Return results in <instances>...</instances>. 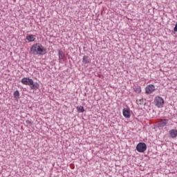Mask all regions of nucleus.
<instances>
[{
  "label": "nucleus",
  "instance_id": "obj_10",
  "mask_svg": "<svg viewBox=\"0 0 177 177\" xmlns=\"http://www.w3.org/2000/svg\"><path fill=\"white\" fill-rule=\"evenodd\" d=\"M82 62L84 63V64H88L91 62V59L89 58V57L84 55L83 57Z\"/></svg>",
  "mask_w": 177,
  "mask_h": 177
},
{
  "label": "nucleus",
  "instance_id": "obj_6",
  "mask_svg": "<svg viewBox=\"0 0 177 177\" xmlns=\"http://www.w3.org/2000/svg\"><path fill=\"white\" fill-rule=\"evenodd\" d=\"M156 91V86L153 84H149L148 86L145 88V93L147 95H150V93H153V91Z\"/></svg>",
  "mask_w": 177,
  "mask_h": 177
},
{
  "label": "nucleus",
  "instance_id": "obj_17",
  "mask_svg": "<svg viewBox=\"0 0 177 177\" xmlns=\"http://www.w3.org/2000/svg\"><path fill=\"white\" fill-rule=\"evenodd\" d=\"M26 124H31V121H30V120H26Z\"/></svg>",
  "mask_w": 177,
  "mask_h": 177
},
{
  "label": "nucleus",
  "instance_id": "obj_1",
  "mask_svg": "<svg viewBox=\"0 0 177 177\" xmlns=\"http://www.w3.org/2000/svg\"><path fill=\"white\" fill-rule=\"evenodd\" d=\"M30 53L32 55H45L46 54V48L40 43H35L30 47Z\"/></svg>",
  "mask_w": 177,
  "mask_h": 177
},
{
  "label": "nucleus",
  "instance_id": "obj_8",
  "mask_svg": "<svg viewBox=\"0 0 177 177\" xmlns=\"http://www.w3.org/2000/svg\"><path fill=\"white\" fill-rule=\"evenodd\" d=\"M123 115L125 118H131V111L129 109L124 108L123 109Z\"/></svg>",
  "mask_w": 177,
  "mask_h": 177
},
{
  "label": "nucleus",
  "instance_id": "obj_16",
  "mask_svg": "<svg viewBox=\"0 0 177 177\" xmlns=\"http://www.w3.org/2000/svg\"><path fill=\"white\" fill-rule=\"evenodd\" d=\"M177 32V22L176 23L173 32H174V34H175V32Z\"/></svg>",
  "mask_w": 177,
  "mask_h": 177
},
{
  "label": "nucleus",
  "instance_id": "obj_11",
  "mask_svg": "<svg viewBox=\"0 0 177 177\" xmlns=\"http://www.w3.org/2000/svg\"><path fill=\"white\" fill-rule=\"evenodd\" d=\"M58 55H59V60H63V59H64L65 54H64V53H63V51L59 50Z\"/></svg>",
  "mask_w": 177,
  "mask_h": 177
},
{
  "label": "nucleus",
  "instance_id": "obj_7",
  "mask_svg": "<svg viewBox=\"0 0 177 177\" xmlns=\"http://www.w3.org/2000/svg\"><path fill=\"white\" fill-rule=\"evenodd\" d=\"M169 138L172 139H175L177 137V130L176 129H171L169 131Z\"/></svg>",
  "mask_w": 177,
  "mask_h": 177
},
{
  "label": "nucleus",
  "instance_id": "obj_9",
  "mask_svg": "<svg viewBox=\"0 0 177 177\" xmlns=\"http://www.w3.org/2000/svg\"><path fill=\"white\" fill-rule=\"evenodd\" d=\"M36 38H37V36L34 35H28L26 36V40L28 41V42H34Z\"/></svg>",
  "mask_w": 177,
  "mask_h": 177
},
{
  "label": "nucleus",
  "instance_id": "obj_2",
  "mask_svg": "<svg viewBox=\"0 0 177 177\" xmlns=\"http://www.w3.org/2000/svg\"><path fill=\"white\" fill-rule=\"evenodd\" d=\"M21 82L24 85L29 86L30 89H34L35 91H37V89L39 88V84H38V82H34V80L29 77L22 78Z\"/></svg>",
  "mask_w": 177,
  "mask_h": 177
},
{
  "label": "nucleus",
  "instance_id": "obj_4",
  "mask_svg": "<svg viewBox=\"0 0 177 177\" xmlns=\"http://www.w3.org/2000/svg\"><path fill=\"white\" fill-rule=\"evenodd\" d=\"M155 106L158 107V109H161V107H164V99L162 97L158 96L154 99Z\"/></svg>",
  "mask_w": 177,
  "mask_h": 177
},
{
  "label": "nucleus",
  "instance_id": "obj_13",
  "mask_svg": "<svg viewBox=\"0 0 177 177\" xmlns=\"http://www.w3.org/2000/svg\"><path fill=\"white\" fill-rule=\"evenodd\" d=\"M134 91L137 93H140V92H142V88L140 87V86H136L134 87Z\"/></svg>",
  "mask_w": 177,
  "mask_h": 177
},
{
  "label": "nucleus",
  "instance_id": "obj_3",
  "mask_svg": "<svg viewBox=\"0 0 177 177\" xmlns=\"http://www.w3.org/2000/svg\"><path fill=\"white\" fill-rule=\"evenodd\" d=\"M136 149L138 153H145L147 150V145L145 142H139Z\"/></svg>",
  "mask_w": 177,
  "mask_h": 177
},
{
  "label": "nucleus",
  "instance_id": "obj_14",
  "mask_svg": "<svg viewBox=\"0 0 177 177\" xmlns=\"http://www.w3.org/2000/svg\"><path fill=\"white\" fill-rule=\"evenodd\" d=\"M76 109H77V111H79V113H84V111H85V109H84V106H77Z\"/></svg>",
  "mask_w": 177,
  "mask_h": 177
},
{
  "label": "nucleus",
  "instance_id": "obj_12",
  "mask_svg": "<svg viewBox=\"0 0 177 177\" xmlns=\"http://www.w3.org/2000/svg\"><path fill=\"white\" fill-rule=\"evenodd\" d=\"M15 99H20V93L18 90L15 91L13 93Z\"/></svg>",
  "mask_w": 177,
  "mask_h": 177
},
{
  "label": "nucleus",
  "instance_id": "obj_15",
  "mask_svg": "<svg viewBox=\"0 0 177 177\" xmlns=\"http://www.w3.org/2000/svg\"><path fill=\"white\" fill-rule=\"evenodd\" d=\"M144 103L145 100H143V98L140 99L139 100H137V104L142 105L144 104Z\"/></svg>",
  "mask_w": 177,
  "mask_h": 177
},
{
  "label": "nucleus",
  "instance_id": "obj_5",
  "mask_svg": "<svg viewBox=\"0 0 177 177\" xmlns=\"http://www.w3.org/2000/svg\"><path fill=\"white\" fill-rule=\"evenodd\" d=\"M169 120L168 119H160L158 123V127L159 128H164V127H167L168 125V122Z\"/></svg>",
  "mask_w": 177,
  "mask_h": 177
}]
</instances>
